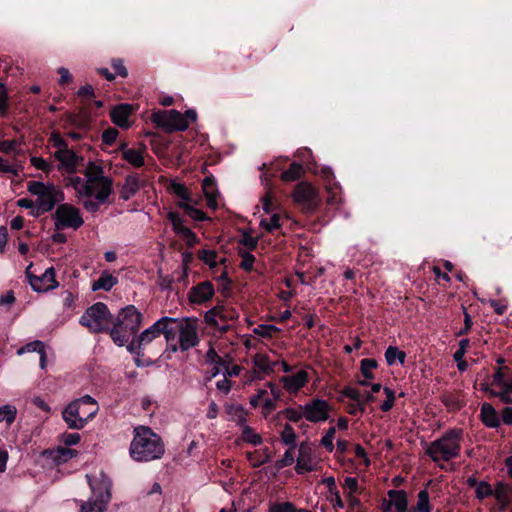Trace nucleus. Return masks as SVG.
Instances as JSON below:
<instances>
[{
    "label": "nucleus",
    "mask_w": 512,
    "mask_h": 512,
    "mask_svg": "<svg viewBox=\"0 0 512 512\" xmlns=\"http://www.w3.org/2000/svg\"><path fill=\"white\" fill-rule=\"evenodd\" d=\"M84 174L86 177V181L88 182L91 189L93 187L94 182L103 181L109 178L104 175L103 168L100 165H97L92 162L88 164Z\"/></svg>",
    "instance_id": "nucleus-29"
},
{
    "label": "nucleus",
    "mask_w": 512,
    "mask_h": 512,
    "mask_svg": "<svg viewBox=\"0 0 512 512\" xmlns=\"http://www.w3.org/2000/svg\"><path fill=\"white\" fill-rule=\"evenodd\" d=\"M20 146V142L17 140H4L0 142V152L12 153L16 151Z\"/></svg>",
    "instance_id": "nucleus-54"
},
{
    "label": "nucleus",
    "mask_w": 512,
    "mask_h": 512,
    "mask_svg": "<svg viewBox=\"0 0 512 512\" xmlns=\"http://www.w3.org/2000/svg\"><path fill=\"white\" fill-rule=\"evenodd\" d=\"M54 225L57 230L64 228H72L77 230L80 228L84 220L80 215L78 208L71 204H60L54 214Z\"/></svg>",
    "instance_id": "nucleus-8"
},
{
    "label": "nucleus",
    "mask_w": 512,
    "mask_h": 512,
    "mask_svg": "<svg viewBox=\"0 0 512 512\" xmlns=\"http://www.w3.org/2000/svg\"><path fill=\"white\" fill-rule=\"evenodd\" d=\"M252 363L257 369L255 371V378L262 379L263 375H270L274 372V367L277 362L270 361L266 354L257 353L252 358Z\"/></svg>",
    "instance_id": "nucleus-17"
},
{
    "label": "nucleus",
    "mask_w": 512,
    "mask_h": 512,
    "mask_svg": "<svg viewBox=\"0 0 512 512\" xmlns=\"http://www.w3.org/2000/svg\"><path fill=\"white\" fill-rule=\"evenodd\" d=\"M293 199L307 210H314L319 203V194L311 184L300 182L295 187Z\"/></svg>",
    "instance_id": "nucleus-11"
},
{
    "label": "nucleus",
    "mask_w": 512,
    "mask_h": 512,
    "mask_svg": "<svg viewBox=\"0 0 512 512\" xmlns=\"http://www.w3.org/2000/svg\"><path fill=\"white\" fill-rule=\"evenodd\" d=\"M204 195L207 199V205L213 209L217 207V189L215 181L211 177H206L202 182Z\"/></svg>",
    "instance_id": "nucleus-28"
},
{
    "label": "nucleus",
    "mask_w": 512,
    "mask_h": 512,
    "mask_svg": "<svg viewBox=\"0 0 512 512\" xmlns=\"http://www.w3.org/2000/svg\"><path fill=\"white\" fill-rule=\"evenodd\" d=\"M31 164L44 172H49L52 169L51 163L47 162L45 159L41 157H32Z\"/></svg>",
    "instance_id": "nucleus-55"
},
{
    "label": "nucleus",
    "mask_w": 512,
    "mask_h": 512,
    "mask_svg": "<svg viewBox=\"0 0 512 512\" xmlns=\"http://www.w3.org/2000/svg\"><path fill=\"white\" fill-rule=\"evenodd\" d=\"M161 325L162 322L159 319L149 328L145 329L138 337L132 340L128 346V350L133 352L136 348H141L142 346L151 343L154 339L159 337L161 335Z\"/></svg>",
    "instance_id": "nucleus-15"
},
{
    "label": "nucleus",
    "mask_w": 512,
    "mask_h": 512,
    "mask_svg": "<svg viewBox=\"0 0 512 512\" xmlns=\"http://www.w3.org/2000/svg\"><path fill=\"white\" fill-rule=\"evenodd\" d=\"M168 219L172 223L175 233L183 237L184 235H191L190 228L184 225V220L176 212H169Z\"/></svg>",
    "instance_id": "nucleus-33"
},
{
    "label": "nucleus",
    "mask_w": 512,
    "mask_h": 512,
    "mask_svg": "<svg viewBox=\"0 0 512 512\" xmlns=\"http://www.w3.org/2000/svg\"><path fill=\"white\" fill-rule=\"evenodd\" d=\"M152 121L156 126L162 128L168 133L174 131H185L189 127V123L183 114L174 109L153 113Z\"/></svg>",
    "instance_id": "nucleus-7"
},
{
    "label": "nucleus",
    "mask_w": 512,
    "mask_h": 512,
    "mask_svg": "<svg viewBox=\"0 0 512 512\" xmlns=\"http://www.w3.org/2000/svg\"><path fill=\"white\" fill-rule=\"evenodd\" d=\"M62 442L66 446H73L79 443L81 437L79 433H65L61 436Z\"/></svg>",
    "instance_id": "nucleus-58"
},
{
    "label": "nucleus",
    "mask_w": 512,
    "mask_h": 512,
    "mask_svg": "<svg viewBox=\"0 0 512 512\" xmlns=\"http://www.w3.org/2000/svg\"><path fill=\"white\" fill-rule=\"evenodd\" d=\"M279 329L274 325H260L254 332L262 337H272Z\"/></svg>",
    "instance_id": "nucleus-53"
},
{
    "label": "nucleus",
    "mask_w": 512,
    "mask_h": 512,
    "mask_svg": "<svg viewBox=\"0 0 512 512\" xmlns=\"http://www.w3.org/2000/svg\"><path fill=\"white\" fill-rule=\"evenodd\" d=\"M108 307L102 302H97L89 307L80 318V324L87 327L93 333L103 332L107 328Z\"/></svg>",
    "instance_id": "nucleus-6"
},
{
    "label": "nucleus",
    "mask_w": 512,
    "mask_h": 512,
    "mask_svg": "<svg viewBox=\"0 0 512 512\" xmlns=\"http://www.w3.org/2000/svg\"><path fill=\"white\" fill-rule=\"evenodd\" d=\"M91 197L92 196H82V197H79V199L81 200L83 207L88 212L96 213L99 211L100 205L104 204L105 202H99V200H97L96 198H95V200H93Z\"/></svg>",
    "instance_id": "nucleus-43"
},
{
    "label": "nucleus",
    "mask_w": 512,
    "mask_h": 512,
    "mask_svg": "<svg viewBox=\"0 0 512 512\" xmlns=\"http://www.w3.org/2000/svg\"><path fill=\"white\" fill-rule=\"evenodd\" d=\"M99 410L98 404L94 399V404H88L87 406L80 407V417L84 418L85 425L97 414Z\"/></svg>",
    "instance_id": "nucleus-42"
},
{
    "label": "nucleus",
    "mask_w": 512,
    "mask_h": 512,
    "mask_svg": "<svg viewBox=\"0 0 512 512\" xmlns=\"http://www.w3.org/2000/svg\"><path fill=\"white\" fill-rule=\"evenodd\" d=\"M179 207L182 208L187 216L196 221H203L207 219L205 213L186 202H179Z\"/></svg>",
    "instance_id": "nucleus-37"
},
{
    "label": "nucleus",
    "mask_w": 512,
    "mask_h": 512,
    "mask_svg": "<svg viewBox=\"0 0 512 512\" xmlns=\"http://www.w3.org/2000/svg\"><path fill=\"white\" fill-rule=\"evenodd\" d=\"M217 254L214 251L211 250H201L199 252V258L204 261L206 264L210 265L211 267H214L217 265L216 262Z\"/></svg>",
    "instance_id": "nucleus-52"
},
{
    "label": "nucleus",
    "mask_w": 512,
    "mask_h": 512,
    "mask_svg": "<svg viewBox=\"0 0 512 512\" xmlns=\"http://www.w3.org/2000/svg\"><path fill=\"white\" fill-rule=\"evenodd\" d=\"M112 67L115 70V73L121 77H126L128 75V71L125 68L122 60L120 59H113L112 60Z\"/></svg>",
    "instance_id": "nucleus-64"
},
{
    "label": "nucleus",
    "mask_w": 512,
    "mask_h": 512,
    "mask_svg": "<svg viewBox=\"0 0 512 512\" xmlns=\"http://www.w3.org/2000/svg\"><path fill=\"white\" fill-rule=\"evenodd\" d=\"M281 438H282V441L286 445L295 447L296 435H295L294 429L289 424L285 425V427L282 431V434H281Z\"/></svg>",
    "instance_id": "nucleus-44"
},
{
    "label": "nucleus",
    "mask_w": 512,
    "mask_h": 512,
    "mask_svg": "<svg viewBox=\"0 0 512 512\" xmlns=\"http://www.w3.org/2000/svg\"><path fill=\"white\" fill-rule=\"evenodd\" d=\"M55 158L60 162V167L67 173H75L78 166L79 157L71 149L57 150L54 153Z\"/></svg>",
    "instance_id": "nucleus-16"
},
{
    "label": "nucleus",
    "mask_w": 512,
    "mask_h": 512,
    "mask_svg": "<svg viewBox=\"0 0 512 512\" xmlns=\"http://www.w3.org/2000/svg\"><path fill=\"white\" fill-rule=\"evenodd\" d=\"M461 431L449 430L439 439L434 440L426 449V454L434 461H450L459 456Z\"/></svg>",
    "instance_id": "nucleus-4"
},
{
    "label": "nucleus",
    "mask_w": 512,
    "mask_h": 512,
    "mask_svg": "<svg viewBox=\"0 0 512 512\" xmlns=\"http://www.w3.org/2000/svg\"><path fill=\"white\" fill-rule=\"evenodd\" d=\"M160 321L162 322L160 326L161 334L164 335L171 350L176 352L178 350L176 336L178 334L179 319L165 316L160 318Z\"/></svg>",
    "instance_id": "nucleus-14"
},
{
    "label": "nucleus",
    "mask_w": 512,
    "mask_h": 512,
    "mask_svg": "<svg viewBox=\"0 0 512 512\" xmlns=\"http://www.w3.org/2000/svg\"><path fill=\"white\" fill-rule=\"evenodd\" d=\"M118 283V279L107 271L101 273L98 280L92 284V291H109Z\"/></svg>",
    "instance_id": "nucleus-30"
},
{
    "label": "nucleus",
    "mask_w": 512,
    "mask_h": 512,
    "mask_svg": "<svg viewBox=\"0 0 512 512\" xmlns=\"http://www.w3.org/2000/svg\"><path fill=\"white\" fill-rule=\"evenodd\" d=\"M481 419L483 423L490 428H497L500 425V417L495 408L489 404L484 403L481 407Z\"/></svg>",
    "instance_id": "nucleus-25"
},
{
    "label": "nucleus",
    "mask_w": 512,
    "mask_h": 512,
    "mask_svg": "<svg viewBox=\"0 0 512 512\" xmlns=\"http://www.w3.org/2000/svg\"><path fill=\"white\" fill-rule=\"evenodd\" d=\"M295 469L298 474L314 470L311 449L307 445L302 444L300 446Z\"/></svg>",
    "instance_id": "nucleus-19"
},
{
    "label": "nucleus",
    "mask_w": 512,
    "mask_h": 512,
    "mask_svg": "<svg viewBox=\"0 0 512 512\" xmlns=\"http://www.w3.org/2000/svg\"><path fill=\"white\" fill-rule=\"evenodd\" d=\"M45 348L43 342L41 341H34V342H31L29 344H27L25 347H22L19 351H18V354H22L23 352L27 351V352H37L40 354V352H42V350Z\"/></svg>",
    "instance_id": "nucleus-56"
},
{
    "label": "nucleus",
    "mask_w": 512,
    "mask_h": 512,
    "mask_svg": "<svg viewBox=\"0 0 512 512\" xmlns=\"http://www.w3.org/2000/svg\"><path fill=\"white\" fill-rule=\"evenodd\" d=\"M493 490L489 483L482 481L476 487V497L479 499H484L488 496L493 495Z\"/></svg>",
    "instance_id": "nucleus-47"
},
{
    "label": "nucleus",
    "mask_w": 512,
    "mask_h": 512,
    "mask_svg": "<svg viewBox=\"0 0 512 512\" xmlns=\"http://www.w3.org/2000/svg\"><path fill=\"white\" fill-rule=\"evenodd\" d=\"M143 321L142 313L133 305L123 308L117 320L110 330V336L115 344L124 346L129 342L131 336L139 330Z\"/></svg>",
    "instance_id": "nucleus-2"
},
{
    "label": "nucleus",
    "mask_w": 512,
    "mask_h": 512,
    "mask_svg": "<svg viewBox=\"0 0 512 512\" xmlns=\"http://www.w3.org/2000/svg\"><path fill=\"white\" fill-rule=\"evenodd\" d=\"M225 409L227 414L230 416V419L235 421L239 426H242L246 423L247 412L242 405L227 404Z\"/></svg>",
    "instance_id": "nucleus-31"
},
{
    "label": "nucleus",
    "mask_w": 512,
    "mask_h": 512,
    "mask_svg": "<svg viewBox=\"0 0 512 512\" xmlns=\"http://www.w3.org/2000/svg\"><path fill=\"white\" fill-rule=\"evenodd\" d=\"M336 433L335 427H330L326 434L321 439V444L328 450L333 451L334 445H333V439Z\"/></svg>",
    "instance_id": "nucleus-48"
},
{
    "label": "nucleus",
    "mask_w": 512,
    "mask_h": 512,
    "mask_svg": "<svg viewBox=\"0 0 512 512\" xmlns=\"http://www.w3.org/2000/svg\"><path fill=\"white\" fill-rule=\"evenodd\" d=\"M69 183L75 189L78 198L82 196H92V190L86 180L75 176L69 179Z\"/></svg>",
    "instance_id": "nucleus-32"
},
{
    "label": "nucleus",
    "mask_w": 512,
    "mask_h": 512,
    "mask_svg": "<svg viewBox=\"0 0 512 512\" xmlns=\"http://www.w3.org/2000/svg\"><path fill=\"white\" fill-rule=\"evenodd\" d=\"M170 189L175 195L182 199L181 202H189V194L183 184L173 182L170 186Z\"/></svg>",
    "instance_id": "nucleus-45"
},
{
    "label": "nucleus",
    "mask_w": 512,
    "mask_h": 512,
    "mask_svg": "<svg viewBox=\"0 0 512 512\" xmlns=\"http://www.w3.org/2000/svg\"><path fill=\"white\" fill-rule=\"evenodd\" d=\"M26 276L32 289L36 292H46L54 289L58 286L55 280V270L53 267H49L41 276H35L30 272V267L26 270Z\"/></svg>",
    "instance_id": "nucleus-12"
},
{
    "label": "nucleus",
    "mask_w": 512,
    "mask_h": 512,
    "mask_svg": "<svg viewBox=\"0 0 512 512\" xmlns=\"http://www.w3.org/2000/svg\"><path fill=\"white\" fill-rule=\"evenodd\" d=\"M304 409V418L310 422L326 421L329 417V404L325 400L313 399L301 406Z\"/></svg>",
    "instance_id": "nucleus-13"
},
{
    "label": "nucleus",
    "mask_w": 512,
    "mask_h": 512,
    "mask_svg": "<svg viewBox=\"0 0 512 512\" xmlns=\"http://www.w3.org/2000/svg\"><path fill=\"white\" fill-rule=\"evenodd\" d=\"M260 225L268 232H273L275 229L280 228V217L278 214H273L270 220L262 219Z\"/></svg>",
    "instance_id": "nucleus-46"
},
{
    "label": "nucleus",
    "mask_w": 512,
    "mask_h": 512,
    "mask_svg": "<svg viewBox=\"0 0 512 512\" xmlns=\"http://www.w3.org/2000/svg\"><path fill=\"white\" fill-rule=\"evenodd\" d=\"M294 449L295 447H290L283 455V457L277 461L278 468H284L290 466L294 462Z\"/></svg>",
    "instance_id": "nucleus-49"
},
{
    "label": "nucleus",
    "mask_w": 512,
    "mask_h": 512,
    "mask_svg": "<svg viewBox=\"0 0 512 512\" xmlns=\"http://www.w3.org/2000/svg\"><path fill=\"white\" fill-rule=\"evenodd\" d=\"M141 187L138 175H128L121 190V198L124 200L130 199L135 195Z\"/></svg>",
    "instance_id": "nucleus-27"
},
{
    "label": "nucleus",
    "mask_w": 512,
    "mask_h": 512,
    "mask_svg": "<svg viewBox=\"0 0 512 512\" xmlns=\"http://www.w3.org/2000/svg\"><path fill=\"white\" fill-rule=\"evenodd\" d=\"M92 496L87 502H82L79 512H105L111 499V480L103 472L99 477L91 478L87 475Z\"/></svg>",
    "instance_id": "nucleus-3"
},
{
    "label": "nucleus",
    "mask_w": 512,
    "mask_h": 512,
    "mask_svg": "<svg viewBox=\"0 0 512 512\" xmlns=\"http://www.w3.org/2000/svg\"><path fill=\"white\" fill-rule=\"evenodd\" d=\"M281 413L285 414L288 420L292 422H298L300 419L304 417V409H302L301 407L299 409L286 408Z\"/></svg>",
    "instance_id": "nucleus-50"
},
{
    "label": "nucleus",
    "mask_w": 512,
    "mask_h": 512,
    "mask_svg": "<svg viewBox=\"0 0 512 512\" xmlns=\"http://www.w3.org/2000/svg\"><path fill=\"white\" fill-rule=\"evenodd\" d=\"M343 486L348 490V493L351 496L358 490V480L355 477H346Z\"/></svg>",
    "instance_id": "nucleus-61"
},
{
    "label": "nucleus",
    "mask_w": 512,
    "mask_h": 512,
    "mask_svg": "<svg viewBox=\"0 0 512 512\" xmlns=\"http://www.w3.org/2000/svg\"><path fill=\"white\" fill-rule=\"evenodd\" d=\"M56 453L58 454L56 456V459L58 461H67L68 459L72 458L76 455V451L67 447H61L59 448Z\"/></svg>",
    "instance_id": "nucleus-57"
},
{
    "label": "nucleus",
    "mask_w": 512,
    "mask_h": 512,
    "mask_svg": "<svg viewBox=\"0 0 512 512\" xmlns=\"http://www.w3.org/2000/svg\"><path fill=\"white\" fill-rule=\"evenodd\" d=\"M377 365L378 364L375 359H372V358L362 359L360 362V368H361V372H362L363 376L366 379H372L374 377L372 370L375 369L377 367Z\"/></svg>",
    "instance_id": "nucleus-41"
},
{
    "label": "nucleus",
    "mask_w": 512,
    "mask_h": 512,
    "mask_svg": "<svg viewBox=\"0 0 512 512\" xmlns=\"http://www.w3.org/2000/svg\"><path fill=\"white\" fill-rule=\"evenodd\" d=\"M17 415V409L13 405H3L0 407V422H6L7 425H11Z\"/></svg>",
    "instance_id": "nucleus-36"
},
{
    "label": "nucleus",
    "mask_w": 512,
    "mask_h": 512,
    "mask_svg": "<svg viewBox=\"0 0 512 512\" xmlns=\"http://www.w3.org/2000/svg\"><path fill=\"white\" fill-rule=\"evenodd\" d=\"M242 439L252 445H259L262 443V438L250 426L242 425Z\"/></svg>",
    "instance_id": "nucleus-38"
},
{
    "label": "nucleus",
    "mask_w": 512,
    "mask_h": 512,
    "mask_svg": "<svg viewBox=\"0 0 512 512\" xmlns=\"http://www.w3.org/2000/svg\"><path fill=\"white\" fill-rule=\"evenodd\" d=\"M254 261H255L254 255H252L248 252H245L244 254H242V261H241L240 266L245 271H251L253 268Z\"/></svg>",
    "instance_id": "nucleus-60"
},
{
    "label": "nucleus",
    "mask_w": 512,
    "mask_h": 512,
    "mask_svg": "<svg viewBox=\"0 0 512 512\" xmlns=\"http://www.w3.org/2000/svg\"><path fill=\"white\" fill-rule=\"evenodd\" d=\"M206 361L211 364L224 365L223 359L217 354L214 348H210L206 353Z\"/></svg>",
    "instance_id": "nucleus-62"
},
{
    "label": "nucleus",
    "mask_w": 512,
    "mask_h": 512,
    "mask_svg": "<svg viewBox=\"0 0 512 512\" xmlns=\"http://www.w3.org/2000/svg\"><path fill=\"white\" fill-rule=\"evenodd\" d=\"M493 496L499 504V510L504 511L509 507L511 503L512 487L503 482H499L493 490Z\"/></svg>",
    "instance_id": "nucleus-20"
},
{
    "label": "nucleus",
    "mask_w": 512,
    "mask_h": 512,
    "mask_svg": "<svg viewBox=\"0 0 512 512\" xmlns=\"http://www.w3.org/2000/svg\"><path fill=\"white\" fill-rule=\"evenodd\" d=\"M88 404H94V398L84 395L66 406L62 412V418L69 429L79 430L85 427V420L80 417V407Z\"/></svg>",
    "instance_id": "nucleus-9"
},
{
    "label": "nucleus",
    "mask_w": 512,
    "mask_h": 512,
    "mask_svg": "<svg viewBox=\"0 0 512 512\" xmlns=\"http://www.w3.org/2000/svg\"><path fill=\"white\" fill-rule=\"evenodd\" d=\"M120 150L122 153V158L126 160L132 166L139 168L142 167L145 163L143 154L140 150L128 148L127 144L123 143L120 146Z\"/></svg>",
    "instance_id": "nucleus-24"
},
{
    "label": "nucleus",
    "mask_w": 512,
    "mask_h": 512,
    "mask_svg": "<svg viewBox=\"0 0 512 512\" xmlns=\"http://www.w3.org/2000/svg\"><path fill=\"white\" fill-rule=\"evenodd\" d=\"M490 394L498 397L504 403H512V380L510 384L499 388L498 391L491 390Z\"/></svg>",
    "instance_id": "nucleus-39"
},
{
    "label": "nucleus",
    "mask_w": 512,
    "mask_h": 512,
    "mask_svg": "<svg viewBox=\"0 0 512 512\" xmlns=\"http://www.w3.org/2000/svg\"><path fill=\"white\" fill-rule=\"evenodd\" d=\"M199 343L197 328L194 322L186 319L179 320L178 349L187 351Z\"/></svg>",
    "instance_id": "nucleus-10"
},
{
    "label": "nucleus",
    "mask_w": 512,
    "mask_h": 512,
    "mask_svg": "<svg viewBox=\"0 0 512 512\" xmlns=\"http://www.w3.org/2000/svg\"><path fill=\"white\" fill-rule=\"evenodd\" d=\"M131 111V106L129 104H120L116 106L111 111L112 122L120 128H128Z\"/></svg>",
    "instance_id": "nucleus-22"
},
{
    "label": "nucleus",
    "mask_w": 512,
    "mask_h": 512,
    "mask_svg": "<svg viewBox=\"0 0 512 512\" xmlns=\"http://www.w3.org/2000/svg\"><path fill=\"white\" fill-rule=\"evenodd\" d=\"M361 391L357 388H354V387H346L343 391V394L354 400L355 402H357V404H359L360 402V398H361Z\"/></svg>",
    "instance_id": "nucleus-63"
},
{
    "label": "nucleus",
    "mask_w": 512,
    "mask_h": 512,
    "mask_svg": "<svg viewBox=\"0 0 512 512\" xmlns=\"http://www.w3.org/2000/svg\"><path fill=\"white\" fill-rule=\"evenodd\" d=\"M406 358V353L399 350L395 346H389L385 351V359L388 365H394L397 362L403 364Z\"/></svg>",
    "instance_id": "nucleus-34"
},
{
    "label": "nucleus",
    "mask_w": 512,
    "mask_h": 512,
    "mask_svg": "<svg viewBox=\"0 0 512 512\" xmlns=\"http://www.w3.org/2000/svg\"><path fill=\"white\" fill-rule=\"evenodd\" d=\"M430 499L427 490H421L418 493V502L415 508L417 512H431Z\"/></svg>",
    "instance_id": "nucleus-40"
},
{
    "label": "nucleus",
    "mask_w": 512,
    "mask_h": 512,
    "mask_svg": "<svg viewBox=\"0 0 512 512\" xmlns=\"http://www.w3.org/2000/svg\"><path fill=\"white\" fill-rule=\"evenodd\" d=\"M27 190L36 196L35 215L37 216L51 211L58 202L63 200V193L54 184L31 181L27 185Z\"/></svg>",
    "instance_id": "nucleus-5"
},
{
    "label": "nucleus",
    "mask_w": 512,
    "mask_h": 512,
    "mask_svg": "<svg viewBox=\"0 0 512 512\" xmlns=\"http://www.w3.org/2000/svg\"><path fill=\"white\" fill-rule=\"evenodd\" d=\"M388 497L396 512H408L407 494L404 490H389Z\"/></svg>",
    "instance_id": "nucleus-26"
},
{
    "label": "nucleus",
    "mask_w": 512,
    "mask_h": 512,
    "mask_svg": "<svg viewBox=\"0 0 512 512\" xmlns=\"http://www.w3.org/2000/svg\"><path fill=\"white\" fill-rule=\"evenodd\" d=\"M294 508L290 502H276L269 506V512H293Z\"/></svg>",
    "instance_id": "nucleus-51"
},
{
    "label": "nucleus",
    "mask_w": 512,
    "mask_h": 512,
    "mask_svg": "<svg viewBox=\"0 0 512 512\" xmlns=\"http://www.w3.org/2000/svg\"><path fill=\"white\" fill-rule=\"evenodd\" d=\"M91 190L92 196L95 195L99 202H107L112 193V179L108 178L103 181L94 182Z\"/></svg>",
    "instance_id": "nucleus-23"
},
{
    "label": "nucleus",
    "mask_w": 512,
    "mask_h": 512,
    "mask_svg": "<svg viewBox=\"0 0 512 512\" xmlns=\"http://www.w3.org/2000/svg\"><path fill=\"white\" fill-rule=\"evenodd\" d=\"M130 456L137 462H149L162 458L165 446L161 437L151 428L139 426L129 448Z\"/></svg>",
    "instance_id": "nucleus-1"
},
{
    "label": "nucleus",
    "mask_w": 512,
    "mask_h": 512,
    "mask_svg": "<svg viewBox=\"0 0 512 512\" xmlns=\"http://www.w3.org/2000/svg\"><path fill=\"white\" fill-rule=\"evenodd\" d=\"M304 170L301 164L292 163L286 171L281 174V179L285 182L295 181L301 177Z\"/></svg>",
    "instance_id": "nucleus-35"
},
{
    "label": "nucleus",
    "mask_w": 512,
    "mask_h": 512,
    "mask_svg": "<svg viewBox=\"0 0 512 512\" xmlns=\"http://www.w3.org/2000/svg\"><path fill=\"white\" fill-rule=\"evenodd\" d=\"M308 381V373L305 370H299L293 375L282 378L285 389L288 392H297Z\"/></svg>",
    "instance_id": "nucleus-21"
},
{
    "label": "nucleus",
    "mask_w": 512,
    "mask_h": 512,
    "mask_svg": "<svg viewBox=\"0 0 512 512\" xmlns=\"http://www.w3.org/2000/svg\"><path fill=\"white\" fill-rule=\"evenodd\" d=\"M117 136L118 131L115 128H109L103 132L102 141L107 145H111L116 141Z\"/></svg>",
    "instance_id": "nucleus-59"
},
{
    "label": "nucleus",
    "mask_w": 512,
    "mask_h": 512,
    "mask_svg": "<svg viewBox=\"0 0 512 512\" xmlns=\"http://www.w3.org/2000/svg\"><path fill=\"white\" fill-rule=\"evenodd\" d=\"M213 295V285L209 281H204L190 290L189 299L193 303L201 304L209 300Z\"/></svg>",
    "instance_id": "nucleus-18"
}]
</instances>
